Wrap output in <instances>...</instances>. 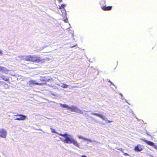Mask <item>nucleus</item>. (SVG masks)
Segmentation results:
<instances>
[{
    "label": "nucleus",
    "instance_id": "obj_1",
    "mask_svg": "<svg viewBox=\"0 0 157 157\" xmlns=\"http://www.w3.org/2000/svg\"><path fill=\"white\" fill-rule=\"evenodd\" d=\"M50 130L52 132L56 133L59 135L62 136L63 138L59 137L60 140L64 143L69 144H72L74 145L77 147L79 148H81V146L79 143H78L76 139H75L73 136L71 134L67 133L62 134L56 132L55 130L52 128H50Z\"/></svg>",
    "mask_w": 157,
    "mask_h": 157
},
{
    "label": "nucleus",
    "instance_id": "obj_2",
    "mask_svg": "<svg viewBox=\"0 0 157 157\" xmlns=\"http://www.w3.org/2000/svg\"><path fill=\"white\" fill-rule=\"evenodd\" d=\"M36 58V56L34 55L25 56L24 59L28 61L33 62L36 63H39L40 62H43L45 61V60H49V59L48 58L45 59H41L40 57H39L38 59Z\"/></svg>",
    "mask_w": 157,
    "mask_h": 157
},
{
    "label": "nucleus",
    "instance_id": "obj_3",
    "mask_svg": "<svg viewBox=\"0 0 157 157\" xmlns=\"http://www.w3.org/2000/svg\"><path fill=\"white\" fill-rule=\"evenodd\" d=\"M59 105L61 107L65 108L68 110H71L72 112H74L82 114L83 113L82 111L81 110L79 109L76 106L73 105H71L70 106H68V105L66 104H62L61 103Z\"/></svg>",
    "mask_w": 157,
    "mask_h": 157
},
{
    "label": "nucleus",
    "instance_id": "obj_4",
    "mask_svg": "<svg viewBox=\"0 0 157 157\" xmlns=\"http://www.w3.org/2000/svg\"><path fill=\"white\" fill-rule=\"evenodd\" d=\"M7 134V132L5 130L2 128L0 129V137L6 138Z\"/></svg>",
    "mask_w": 157,
    "mask_h": 157
},
{
    "label": "nucleus",
    "instance_id": "obj_5",
    "mask_svg": "<svg viewBox=\"0 0 157 157\" xmlns=\"http://www.w3.org/2000/svg\"><path fill=\"white\" fill-rule=\"evenodd\" d=\"M141 140L144 142L148 145L152 146L154 148L157 149V146L154 144L153 142L151 141H148L147 140L142 139Z\"/></svg>",
    "mask_w": 157,
    "mask_h": 157
},
{
    "label": "nucleus",
    "instance_id": "obj_6",
    "mask_svg": "<svg viewBox=\"0 0 157 157\" xmlns=\"http://www.w3.org/2000/svg\"><path fill=\"white\" fill-rule=\"evenodd\" d=\"M27 84L29 85H31L32 84L38 85H43L45 83H39L37 82L36 80H30L29 81Z\"/></svg>",
    "mask_w": 157,
    "mask_h": 157
},
{
    "label": "nucleus",
    "instance_id": "obj_7",
    "mask_svg": "<svg viewBox=\"0 0 157 157\" xmlns=\"http://www.w3.org/2000/svg\"><path fill=\"white\" fill-rule=\"evenodd\" d=\"M9 70L6 67L0 66V71L6 74H9Z\"/></svg>",
    "mask_w": 157,
    "mask_h": 157
},
{
    "label": "nucleus",
    "instance_id": "obj_8",
    "mask_svg": "<svg viewBox=\"0 0 157 157\" xmlns=\"http://www.w3.org/2000/svg\"><path fill=\"white\" fill-rule=\"evenodd\" d=\"M16 116L19 117L16 118L15 120L19 121L25 120L26 118V116L22 114H17Z\"/></svg>",
    "mask_w": 157,
    "mask_h": 157
},
{
    "label": "nucleus",
    "instance_id": "obj_9",
    "mask_svg": "<svg viewBox=\"0 0 157 157\" xmlns=\"http://www.w3.org/2000/svg\"><path fill=\"white\" fill-rule=\"evenodd\" d=\"M91 115H94L99 117L101 118L102 120H105L106 119L104 117V115L102 114L94 113L93 112H92L91 113Z\"/></svg>",
    "mask_w": 157,
    "mask_h": 157
},
{
    "label": "nucleus",
    "instance_id": "obj_10",
    "mask_svg": "<svg viewBox=\"0 0 157 157\" xmlns=\"http://www.w3.org/2000/svg\"><path fill=\"white\" fill-rule=\"evenodd\" d=\"M91 115H94L99 117L101 118L102 120H105L106 119L104 117V115L102 114L94 113L93 112H92L91 113Z\"/></svg>",
    "mask_w": 157,
    "mask_h": 157
},
{
    "label": "nucleus",
    "instance_id": "obj_11",
    "mask_svg": "<svg viewBox=\"0 0 157 157\" xmlns=\"http://www.w3.org/2000/svg\"><path fill=\"white\" fill-rule=\"evenodd\" d=\"M141 146L140 144L138 145L134 148V150L136 151H141L143 148L141 147Z\"/></svg>",
    "mask_w": 157,
    "mask_h": 157
},
{
    "label": "nucleus",
    "instance_id": "obj_12",
    "mask_svg": "<svg viewBox=\"0 0 157 157\" xmlns=\"http://www.w3.org/2000/svg\"><path fill=\"white\" fill-rule=\"evenodd\" d=\"M66 6V5L65 4H63L61 5V6L63 8V9L61 11L62 12L65 13L63 15V14H62V16H63V17H66V11L65 10V9H64V7H65Z\"/></svg>",
    "mask_w": 157,
    "mask_h": 157
},
{
    "label": "nucleus",
    "instance_id": "obj_13",
    "mask_svg": "<svg viewBox=\"0 0 157 157\" xmlns=\"http://www.w3.org/2000/svg\"><path fill=\"white\" fill-rule=\"evenodd\" d=\"M0 77L5 81H8L9 79L8 77H6L4 75L2 74H0Z\"/></svg>",
    "mask_w": 157,
    "mask_h": 157
},
{
    "label": "nucleus",
    "instance_id": "obj_14",
    "mask_svg": "<svg viewBox=\"0 0 157 157\" xmlns=\"http://www.w3.org/2000/svg\"><path fill=\"white\" fill-rule=\"evenodd\" d=\"M84 140H85L86 141H87L88 142H90V143L96 142V141L94 140H92L91 139L87 138H85Z\"/></svg>",
    "mask_w": 157,
    "mask_h": 157
},
{
    "label": "nucleus",
    "instance_id": "obj_15",
    "mask_svg": "<svg viewBox=\"0 0 157 157\" xmlns=\"http://www.w3.org/2000/svg\"><path fill=\"white\" fill-rule=\"evenodd\" d=\"M112 8L111 6H104L102 8V9L104 10H109Z\"/></svg>",
    "mask_w": 157,
    "mask_h": 157
},
{
    "label": "nucleus",
    "instance_id": "obj_16",
    "mask_svg": "<svg viewBox=\"0 0 157 157\" xmlns=\"http://www.w3.org/2000/svg\"><path fill=\"white\" fill-rule=\"evenodd\" d=\"M40 80L41 81H44L45 82V83H44L45 84H46V83L47 82H49L50 80H53L52 78H51L50 79H47V80H45L44 79H43V78H41L40 79Z\"/></svg>",
    "mask_w": 157,
    "mask_h": 157
},
{
    "label": "nucleus",
    "instance_id": "obj_17",
    "mask_svg": "<svg viewBox=\"0 0 157 157\" xmlns=\"http://www.w3.org/2000/svg\"><path fill=\"white\" fill-rule=\"evenodd\" d=\"M59 86H60L61 87H63L64 88H67L68 86L66 84H62L61 85H59Z\"/></svg>",
    "mask_w": 157,
    "mask_h": 157
},
{
    "label": "nucleus",
    "instance_id": "obj_18",
    "mask_svg": "<svg viewBox=\"0 0 157 157\" xmlns=\"http://www.w3.org/2000/svg\"><path fill=\"white\" fill-rule=\"evenodd\" d=\"M78 139H82L83 140H85V137H83L81 136H78Z\"/></svg>",
    "mask_w": 157,
    "mask_h": 157
},
{
    "label": "nucleus",
    "instance_id": "obj_19",
    "mask_svg": "<svg viewBox=\"0 0 157 157\" xmlns=\"http://www.w3.org/2000/svg\"><path fill=\"white\" fill-rule=\"evenodd\" d=\"M104 117H105V118L106 119L105 120H103V121H105L106 122L110 123L111 122V121L108 120L107 119V118H106L105 116L104 115Z\"/></svg>",
    "mask_w": 157,
    "mask_h": 157
},
{
    "label": "nucleus",
    "instance_id": "obj_20",
    "mask_svg": "<svg viewBox=\"0 0 157 157\" xmlns=\"http://www.w3.org/2000/svg\"><path fill=\"white\" fill-rule=\"evenodd\" d=\"M4 87L6 89L9 88V86L6 83H5L4 84Z\"/></svg>",
    "mask_w": 157,
    "mask_h": 157
},
{
    "label": "nucleus",
    "instance_id": "obj_21",
    "mask_svg": "<svg viewBox=\"0 0 157 157\" xmlns=\"http://www.w3.org/2000/svg\"><path fill=\"white\" fill-rule=\"evenodd\" d=\"M119 95L121 96V99H123V98H122V95L121 94H119Z\"/></svg>",
    "mask_w": 157,
    "mask_h": 157
},
{
    "label": "nucleus",
    "instance_id": "obj_22",
    "mask_svg": "<svg viewBox=\"0 0 157 157\" xmlns=\"http://www.w3.org/2000/svg\"><path fill=\"white\" fill-rule=\"evenodd\" d=\"M2 51L0 50V55H2Z\"/></svg>",
    "mask_w": 157,
    "mask_h": 157
},
{
    "label": "nucleus",
    "instance_id": "obj_23",
    "mask_svg": "<svg viewBox=\"0 0 157 157\" xmlns=\"http://www.w3.org/2000/svg\"><path fill=\"white\" fill-rule=\"evenodd\" d=\"M67 18L66 19H64V21L66 22H67Z\"/></svg>",
    "mask_w": 157,
    "mask_h": 157
},
{
    "label": "nucleus",
    "instance_id": "obj_24",
    "mask_svg": "<svg viewBox=\"0 0 157 157\" xmlns=\"http://www.w3.org/2000/svg\"><path fill=\"white\" fill-rule=\"evenodd\" d=\"M124 154L125 155H127V156L129 155L127 153H124Z\"/></svg>",
    "mask_w": 157,
    "mask_h": 157
},
{
    "label": "nucleus",
    "instance_id": "obj_25",
    "mask_svg": "<svg viewBox=\"0 0 157 157\" xmlns=\"http://www.w3.org/2000/svg\"><path fill=\"white\" fill-rule=\"evenodd\" d=\"M59 9H62V7L61 6H59Z\"/></svg>",
    "mask_w": 157,
    "mask_h": 157
},
{
    "label": "nucleus",
    "instance_id": "obj_26",
    "mask_svg": "<svg viewBox=\"0 0 157 157\" xmlns=\"http://www.w3.org/2000/svg\"><path fill=\"white\" fill-rule=\"evenodd\" d=\"M58 1H59V2L60 3L62 2V0H58Z\"/></svg>",
    "mask_w": 157,
    "mask_h": 157
},
{
    "label": "nucleus",
    "instance_id": "obj_27",
    "mask_svg": "<svg viewBox=\"0 0 157 157\" xmlns=\"http://www.w3.org/2000/svg\"><path fill=\"white\" fill-rule=\"evenodd\" d=\"M81 157H87V156L85 155H82Z\"/></svg>",
    "mask_w": 157,
    "mask_h": 157
},
{
    "label": "nucleus",
    "instance_id": "obj_28",
    "mask_svg": "<svg viewBox=\"0 0 157 157\" xmlns=\"http://www.w3.org/2000/svg\"><path fill=\"white\" fill-rule=\"evenodd\" d=\"M108 81L109 82H110L111 83H112V82L110 80H109V81Z\"/></svg>",
    "mask_w": 157,
    "mask_h": 157
},
{
    "label": "nucleus",
    "instance_id": "obj_29",
    "mask_svg": "<svg viewBox=\"0 0 157 157\" xmlns=\"http://www.w3.org/2000/svg\"><path fill=\"white\" fill-rule=\"evenodd\" d=\"M39 130L43 131L41 129H39Z\"/></svg>",
    "mask_w": 157,
    "mask_h": 157
},
{
    "label": "nucleus",
    "instance_id": "obj_30",
    "mask_svg": "<svg viewBox=\"0 0 157 157\" xmlns=\"http://www.w3.org/2000/svg\"><path fill=\"white\" fill-rule=\"evenodd\" d=\"M76 46V45H75L74 46H72V47H74L75 46Z\"/></svg>",
    "mask_w": 157,
    "mask_h": 157
},
{
    "label": "nucleus",
    "instance_id": "obj_31",
    "mask_svg": "<svg viewBox=\"0 0 157 157\" xmlns=\"http://www.w3.org/2000/svg\"><path fill=\"white\" fill-rule=\"evenodd\" d=\"M43 132L44 133H45V132H44V131H43Z\"/></svg>",
    "mask_w": 157,
    "mask_h": 157
}]
</instances>
